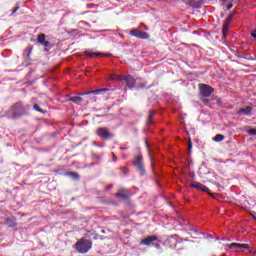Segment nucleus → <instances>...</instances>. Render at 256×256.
Instances as JSON below:
<instances>
[{
	"label": "nucleus",
	"instance_id": "obj_1",
	"mask_svg": "<svg viewBox=\"0 0 256 256\" xmlns=\"http://www.w3.org/2000/svg\"><path fill=\"white\" fill-rule=\"evenodd\" d=\"M75 245L78 253H88V251L93 247V242L89 239L82 238L78 240Z\"/></svg>",
	"mask_w": 256,
	"mask_h": 256
},
{
	"label": "nucleus",
	"instance_id": "obj_2",
	"mask_svg": "<svg viewBox=\"0 0 256 256\" xmlns=\"http://www.w3.org/2000/svg\"><path fill=\"white\" fill-rule=\"evenodd\" d=\"M13 111H14V119H17L18 115H25V113H27V111H29V109H31L30 105H23V103L19 102L16 103L13 107H12Z\"/></svg>",
	"mask_w": 256,
	"mask_h": 256
},
{
	"label": "nucleus",
	"instance_id": "obj_3",
	"mask_svg": "<svg viewBox=\"0 0 256 256\" xmlns=\"http://www.w3.org/2000/svg\"><path fill=\"white\" fill-rule=\"evenodd\" d=\"M157 236H148L145 239L141 240L140 245H146L147 247H156V249H160L161 245L159 243H155L157 241Z\"/></svg>",
	"mask_w": 256,
	"mask_h": 256
},
{
	"label": "nucleus",
	"instance_id": "obj_4",
	"mask_svg": "<svg viewBox=\"0 0 256 256\" xmlns=\"http://www.w3.org/2000/svg\"><path fill=\"white\" fill-rule=\"evenodd\" d=\"M199 87H200V93L202 97H211L212 93L215 91L213 87L207 84H199Z\"/></svg>",
	"mask_w": 256,
	"mask_h": 256
},
{
	"label": "nucleus",
	"instance_id": "obj_5",
	"mask_svg": "<svg viewBox=\"0 0 256 256\" xmlns=\"http://www.w3.org/2000/svg\"><path fill=\"white\" fill-rule=\"evenodd\" d=\"M190 187H193L194 189H197L198 191H203L204 193H209V195H211L212 197H215V195L210 192V190H209V188H207V186H205L199 182L191 183Z\"/></svg>",
	"mask_w": 256,
	"mask_h": 256
},
{
	"label": "nucleus",
	"instance_id": "obj_6",
	"mask_svg": "<svg viewBox=\"0 0 256 256\" xmlns=\"http://www.w3.org/2000/svg\"><path fill=\"white\" fill-rule=\"evenodd\" d=\"M96 133L101 139H111L113 137V134L107 128H98Z\"/></svg>",
	"mask_w": 256,
	"mask_h": 256
},
{
	"label": "nucleus",
	"instance_id": "obj_7",
	"mask_svg": "<svg viewBox=\"0 0 256 256\" xmlns=\"http://www.w3.org/2000/svg\"><path fill=\"white\" fill-rule=\"evenodd\" d=\"M134 165L138 169L139 173L145 175V167H143V157L136 156L134 160Z\"/></svg>",
	"mask_w": 256,
	"mask_h": 256
},
{
	"label": "nucleus",
	"instance_id": "obj_8",
	"mask_svg": "<svg viewBox=\"0 0 256 256\" xmlns=\"http://www.w3.org/2000/svg\"><path fill=\"white\" fill-rule=\"evenodd\" d=\"M249 244L231 243L227 246L230 251H241L243 249H249Z\"/></svg>",
	"mask_w": 256,
	"mask_h": 256
},
{
	"label": "nucleus",
	"instance_id": "obj_9",
	"mask_svg": "<svg viewBox=\"0 0 256 256\" xmlns=\"http://www.w3.org/2000/svg\"><path fill=\"white\" fill-rule=\"evenodd\" d=\"M130 35H132V37H137L138 39H149V34L139 29L131 30Z\"/></svg>",
	"mask_w": 256,
	"mask_h": 256
},
{
	"label": "nucleus",
	"instance_id": "obj_10",
	"mask_svg": "<svg viewBox=\"0 0 256 256\" xmlns=\"http://www.w3.org/2000/svg\"><path fill=\"white\" fill-rule=\"evenodd\" d=\"M233 17H235V12H232L227 18L226 21L223 25V35L225 37V35H227V32L229 31V26L231 25V21H233Z\"/></svg>",
	"mask_w": 256,
	"mask_h": 256
},
{
	"label": "nucleus",
	"instance_id": "obj_11",
	"mask_svg": "<svg viewBox=\"0 0 256 256\" xmlns=\"http://www.w3.org/2000/svg\"><path fill=\"white\" fill-rule=\"evenodd\" d=\"M127 87H129V89H133V87H137V80H135V78H133V76L128 75V76H124V80Z\"/></svg>",
	"mask_w": 256,
	"mask_h": 256
},
{
	"label": "nucleus",
	"instance_id": "obj_12",
	"mask_svg": "<svg viewBox=\"0 0 256 256\" xmlns=\"http://www.w3.org/2000/svg\"><path fill=\"white\" fill-rule=\"evenodd\" d=\"M87 57H109L111 54H103L100 52H91V51H85L84 52Z\"/></svg>",
	"mask_w": 256,
	"mask_h": 256
},
{
	"label": "nucleus",
	"instance_id": "obj_13",
	"mask_svg": "<svg viewBox=\"0 0 256 256\" xmlns=\"http://www.w3.org/2000/svg\"><path fill=\"white\" fill-rule=\"evenodd\" d=\"M253 108L251 106H247L246 108H240L238 110V115H251Z\"/></svg>",
	"mask_w": 256,
	"mask_h": 256
},
{
	"label": "nucleus",
	"instance_id": "obj_14",
	"mask_svg": "<svg viewBox=\"0 0 256 256\" xmlns=\"http://www.w3.org/2000/svg\"><path fill=\"white\" fill-rule=\"evenodd\" d=\"M105 91H109V88H100L97 90L88 91V92L83 93L82 95H91L93 93H94V95H100V93H103Z\"/></svg>",
	"mask_w": 256,
	"mask_h": 256
},
{
	"label": "nucleus",
	"instance_id": "obj_15",
	"mask_svg": "<svg viewBox=\"0 0 256 256\" xmlns=\"http://www.w3.org/2000/svg\"><path fill=\"white\" fill-rule=\"evenodd\" d=\"M188 5L194 9H199L201 8V0H189Z\"/></svg>",
	"mask_w": 256,
	"mask_h": 256
},
{
	"label": "nucleus",
	"instance_id": "obj_16",
	"mask_svg": "<svg viewBox=\"0 0 256 256\" xmlns=\"http://www.w3.org/2000/svg\"><path fill=\"white\" fill-rule=\"evenodd\" d=\"M117 197H120L121 199H127V197H129V192H127V190H122L117 194Z\"/></svg>",
	"mask_w": 256,
	"mask_h": 256
},
{
	"label": "nucleus",
	"instance_id": "obj_17",
	"mask_svg": "<svg viewBox=\"0 0 256 256\" xmlns=\"http://www.w3.org/2000/svg\"><path fill=\"white\" fill-rule=\"evenodd\" d=\"M111 81H123L125 79V76L121 75H112L110 77Z\"/></svg>",
	"mask_w": 256,
	"mask_h": 256
},
{
	"label": "nucleus",
	"instance_id": "obj_18",
	"mask_svg": "<svg viewBox=\"0 0 256 256\" xmlns=\"http://www.w3.org/2000/svg\"><path fill=\"white\" fill-rule=\"evenodd\" d=\"M69 101H72V103H81V101H83V98L80 96H73L69 99Z\"/></svg>",
	"mask_w": 256,
	"mask_h": 256
},
{
	"label": "nucleus",
	"instance_id": "obj_19",
	"mask_svg": "<svg viewBox=\"0 0 256 256\" xmlns=\"http://www.w3.org/2000/svg\"><path fill=\"white\" fill-rule=\"evenodd\" d=\"M223 139H225V136H223L222 134H217L213 140L216 141V143H221V141H223Z\"/></svg>",
	"mask_w": 256,
	"mask_h": 256
},
{
	"label": "nucleus",
	"instance_id": "obj_20",
	"mask_svg": "<svg viewBox=\"0 0 256 256\" xmlns=\"http://www.w3.org/2000/svg\"><path fill=\"white\" fill-rule=\"evenodd\" d=\"M154 115H155V111L151 110L150 114H149V117H148V120H147L148 125H153V122H151V119H153Z\"/></svg>",
	"mask_w": 256,
	"mask_h": 256
},
{
	"label": "nucleus",
	"instance_id": "obj_21",
	"mask_svg": "<svg viewBox=\"0 0 256 256\" xmlns=\"http://www.w3.org/2000/svg\"><path fill=\"white\" fill-rule=\"evenodd\" d=\"M67 175L72 177V179H79V174L77 172H68Z\"/></svg>",
	"mask_w": 256,
	"mask_h": 256
},
{
	"label": "nucleus",
	"instance_id": "obj_22",
	"mask_svg": "<svg viewBox=\"0 0 256 256\" xmlns=\"http://www.w3.org/2000/svg\"><path fill=\"white\" fill-rule=\"evenodd\" d=\"M45 34H39L38 36V43H40L41 45H43V42L45 41Z\"/></svg>",
	"mask_w": 256,
	"mask_h": 256
},
{
	"label": "nucleus",
	"instance_id": "obj_23",
	"mask_svg": "<svg viewBox=\"0 0 256 256\" xmlns=\"http://www.w3.org/2000/svg\"><path fill=\"white\" fill-rule=\"evenodd\" d=\"M35 111H38V113H47V111L41 109V107H39V105L35 104L34 106Z\"/></svg>",
	"mask_w": 256,
	"mask_h": 256
},
{
	"label": "nucleus",
	"instance_id": "obj_24",
	"mask_svg": "<svg viewBox=\"0 0 256 256\" xmlns=\"http://www.w3.org/2000/svg\"><path fill=\"white\" fill-rule=\"evenodd\" d=\"M247 133H249V135H252V136H255L256 137V129H249L248 131H247Z\"/></svg>",
	"mask_w": 256,
	"mask_h": 256
},
{
	"label": "nucleus",
	"instance_id": "obj_25",
	"mask_svg": "<svg viewBox=\"0 0 256 256\" xmlns=\"http://www.w3.org/2000/svg\"><path fill=\"white\" fill-rule=\"evenodd\" d=\"M42 45H44L46 49H49V47H51V43H49V41H44Z\"/></svg>",
	"mask_w": 256,
	"mask_h": 256
},
{
	"label": "nucleus",
	"instance_id": "obj_26",
	"mask_svg": "<svg viewBox=\"0 0 256 256\" xmlns=\"http://www.w3.org/2000/svg\"><path fill=\"white\" fill-rule=\"evenodd\" d=\"M17 11H19V6H16V7L12 10V15H15V13H17Z\"/></svg>",
	"mask_w": 256,
	"mask_h": 256
},
{
	"label": "nucleus",
	"instance_id": "obj_27",
	"mask_svg": "<svg viewBox=\"0 0 256 256\" xmlns=\"http://www.w3.org/2000/svg\"><path fill=\"white\" fill-rule=\"evenodd\" d=\"M188 149H189V151H191V149H193V144L191 142H189V144H188Z\"/></svg>",
	"mask_w": 256,
	"mask_h": 256
},
{
	"label": "nucleus",
	"instance_id": "obj_28",
	"mask_svg": "<svg viewBox=\"0 0 256 256\" xmlns=\"http://www.w3.org/2000/svg\"><path fill=\"white\" fill-rule=\"evenodd\" d=\"M251 36L254 37V39H256V29L251 33Z\"/></svg>",
	"mask_w": 256,
	"mask_h": 256
},
{
	"label": "nucleus",
	"instance_id": "obj_29",
	"mask_svg": "<svg viewBox=\"0 0 256 256\" xmlns=\"http://www.w3.org/2000/svg\"><path fill=\"white\" fill-rule=\"evenodd\" d=\"M231 7H233V5H229V6H228V9H231Z\"/></svg>",
	"mask_w": 256,
	"mask_h": 256
},
{
	"label": "nucleus",
	"instance_id": "obj_30",
	"mask_svg": "<svg viewBox=\"0 0 256 256\" xmlns=\"http://www.w3.org/2000/svg\"><path fill=\"white\" fill-rule=\"evenodd\" d=\"M222 1H224V2H225V1H227V0H222Z\"/></svg>",
	"mask_w": 256,
	"mask_h": 256
}]
</instances>
